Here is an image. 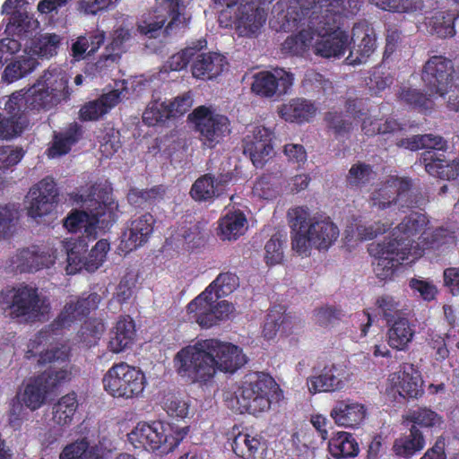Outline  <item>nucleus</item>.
<instances>
[{
    "instance_id": "obj_61",
    "label": "nucleus",
    "mask_w": 459,
    "mask_h": 459,
    "mask_svg": "<svg viewBox=\"0 0 459 459\" xmlns=\"http://www.w3.org/2000/svg\"><path fill=\"white\" fill-rule=\"evenodd\" d=\"M388 227V225L385 224L382 226L377 225L376 228H373V226L366 227L363 225H356V230H354L353 226H348L345 230V238L348 241L372 239L377 237V234L385 232Z\"/></svg>"
},
{
    "instance_id": "obj_62",
    "label": "nucleus",
    "mask_w": 459,
    "mask_h": 459,
    "mask_svg": "<svg viewBox=\"0 0 459 459\" xmlns=\"http://www.w3.org/2000/svg\"><path fill=\"white\" fill-rule=\"evenodd\" d=\"M377 305L388 323H390L392 319L399 318V316H403L404 315L403 306L392 296L384 295L378 298Z\"/></svg>"
},
{
    "instance_id": "obj_7",
    "label": "nucleus",
    "mask_w": 459,
    "mask_h": 459,
    "mask_svg": "<svg viewBox=\"0 0 459 459\" xmlns=\"http://www.w3.org/2000/svg\"><path fill=\"white\" fill-rule=\"evenodd\" d=\"M288 217L292 230V248L301 255H308L312 248L328 250L339 238V228L329 217L311 216L306 207L290 209Z\"/></svg>"
},
{
    "instance_id": "obj_40",
    "label": "nucleus",
    "mask_w": 459,
    "mask_h": 459,
    "mask_svg": "<svg viewBox=\"0 0 459 459\" xmlns=\"http://www.w3.org/2000/svg\"><path fill=\"white\" fill-rule=\"evenodd\" d=\"M247 230L246 215L240 210L228 209L220 221L219 230L224 240L237 239Z\"/></svg>"
},
{
    "instance_id": "obj_52",
    "label": "nucleus",
    "mask_w": 459,
    "mask_h": 459,
    "mask_svg": "<svg viewBox=\"0 0 459 459\" xmlns=\"http://www.w3.org/2000/svg\"><path fill=\"white\" fill-rule=\"evenodd\" d=\"M426 157L427 169L435 178L459 181V164H448L443 159L434 156V153H429Z\"/></svg>"
},
{
    "instance_id": "obj_19",
    "label": "nucleus",
    "mask_w": 459,
    "mask_h": 459,
    "mask_svg": "<svg viewBox=\"0 0 459 459\" xmlns=\"http://www.w3.org/2000/svg\"><path fill=\"white\" fill-rule=\"evenodd\" d=\"M217 299L213 295L199 302L197 297L194 299L186 307L189 319L204 328H210L219 321L229 319L235 310L234 306L227 300Z\"/></svg>"
},
{
    "instance_id": "obj_1",
    "label": "nucleus",
    "mask_w": 459,
    "mask_h": 459,
    "mask_svg": "<svg viewBox=\"0 0 459 459\" xmlns=\"http://www.w3.org/2000/svg\"><path fill=\"white\" fill-rule=\"evenodd\" d=\"M314 4L308 18L309 29L315 30L313 52L325 58H340L350 44L348 33L338 28L343 16L359 10L358 0H280L273 8L270 25L275 30H291L302 19L298 8Z\"/></svg>"
},
{
    "instance_id": "obj_11",
    "label": "nucleus",
    "mask_w": 459,
    "mask_h": 459,
    "mask_svg": "<svg viewBox=\"0 0 459 459\" xmlns=\"http://www.w3.org/2000/svg\"><path fill=\"white\" fill-rule=\"evenodd\" d=\"M363 100H350L346 104V114L328 112L325 116L328 127L338 136L348 134L353 128L350 118L361 120V130L368 136L394 134L402 129L401 125L388 117L384 123L368 114Z\"/></svg>"
},
{
    "instance_id": "obj_64",
    "label": "nucleus",
    "mask_w": 459,
    "mask_h": 459,
    "mask_svg": "<svg viewBox=\"0 0 459 459\" xmlns=\"http://www.w3.org/2000/svg\"><path fill=\"white\" fill-rule=\"evenodd\" d=\"M393 83V78L385 71V66L375 67L367 82L370 91L378 93Z\"/></svg>"
},
{
    "instance_id": "obj_24",
    "label": "nucleus",
    "mask_w": 459,
    "mask_h": 459,
    "mask_svg": "<svg viewBox=\"0 0 459 459\" xmlns=\"http://www.w3.org/2000/svg\"><path fill=\"white\" fill-rule=\"evenodd\" d=\"M351 39L354 47L346 57L345 63L350 65L365 63L377 48L374 29L366 22H359L353 26Z\"/></svg>"
},
{
    "instance_id": "obj_29",
    "label": "nucleus",
    "mask_w": 459,
    "mask_h": 459,
    "mask_svg": "<svg viewBox=\"0 0 459 459\" xmlns=\"http://www.w3.org/2000/svg\"><path fill=\"white\" fill-rule=\"evenodd\" d=\"M396 144L400 147H403L411 151L427 149V151H425L421 154L420 160L424 164L426 171L430 176L431 174L427 169V160H425V158H427L426 155L429 153H434V156L443 159L448 164H459V160L450 161L446 159L445 154L443 152H438L439 151H442L446 145V141L439 135H435L432 134L423 135H413L411 138L400 140L399 142H397ZM432 177L434 176L432 175Z\"/></svg>"
},
{
    "instance_id": "obj_18",
    "label": "nucleus",
    "mask_w": 459,
    "mask_h": 459,
    "mask_svg": "<svg viewBox=\"0 0 459 459\" xmlns=\"http://www.w3.org/2000/svg\"><path fill=\"white\" fill-rule=\"evenodd\" d=\"M193 115L199 139L208 148L216 146L230 132L229 118L209 108L201 106L195 109Z\"/></svg>"
},
{
    "instance_id": "obj_22",
    "label": "nucleus",
    "mask_w": 459,
    "mask_h": 459,
    "mask_svg": "<svg viewBox=\"0 0 459 459\" xmlns=\"http://www.w3.org/2000/svg\"><path fill=\"white\" fill-rule=\"evenodd\" d=\"M293 83V75L281 69L273 72L263 71L254 74L251 84L252 91L261 97L272 98L285 94Z\"/></svg>"
},
{
    "instance_id": "obj_2",
    "label": "nucleus",
    "mask_w": 459,
    "mask_h": 459,
    "mask_svg": "<svg viewBox=\"0 0 459 459\" xmlns=\"http://www.w3.org/2000/svg\"><path fill=\"white\" fill-rule=\"evenodd\" d=\"M428 223L425 214L411 213L393 230L392 238L369 246L368 252L375 258L373 267L377 278H391L403 261L412 262L425 250L438 248L452 238L446 230H431L427 228Z\"/></svg>"
},
{
    "instance_id": "obj_45",
    "label": "nucleus",
    "mask_w": 459,
    "mask_h": 459,
    "mask_svg": "<svg viewBox=\"0 0 459 459\" xmlns=\"http://www.w3.org/2000/svg\"><path fill=\"white\" fill-rule=\"evenodd\" d=\"M378 8L400 13H422L432 6V0H369Z\"/></svg>"
},
{
    "instance_id": "obj_26",
    "label": "nucleus",
    "mask_w": 459,
    "mask_h": 459,
    "mask_svg": "<svg viewBox=\"0 0 459 459\" xmlns=\"http://www.w3.org/2000/svg\"><path fill=\"white\" fill-rule=\"evenodd\" d=\"M313 5L314 4H306L305 6L301 5V7L298 8V13L302 21L298 22V26H296L295 29L303 26H307V29L303 28L299 34L290 36L285 39L282 44V50L284 52L294 56H305L310 49L313 50L316 31L315 30L309 29L307 25ZM287 30H288L285 31ZM290 30H292V29Z\"/></svg>"
},
{
    "instance_id": "obj_15",
    "label": "nucleus",
    "mask_w": 459,
    "mask_h": 459,
    "mask_svg": "<svg viewBox=\"0 0 459 459\" xmlns=\"http://www.w3.org/2000/svg\"><path fill=\"white\" fill-rule=\"evenodd\" d=\"M64 247L67 255L65 270L68 274H74L82 269L87 272L96 271L102 265L109 250V243L100 239L85 256L88 241L84 238L66 239Z\"/></svg>"
},
{
    "instance_id": "obj_36",
    "label": "nucleus",
    "mask_w": 459,
    "mask_h": 459,
    "mask_svg": "<svg viewBox=\"0 0 459 459\" xmlns=\"http://www.w3.org/2000/svg\"><path fill=\"white\" fill-rule=\"evenodd\" d=\"M105 39V31L100 29L78 36L71 45L72 56L75 61H80L93 55L104 43Z\"/></svg>"
},
{
    "instance_id": "obj_5",
    "label": "nucleus",
    "mask_w": 459,
    "mask_h": 459,
    "mask_svg": "<svg viewBox=\"0 0 459 459\" xmlns=\"http://www.w3.org/2000/svg\"><path fill=\"white\" fill-rule=\"evenodd\" d=\"M74 201L81 204L83 210L70 212L64 226L68 231L74 233L83 230L82 235L76 238L94 240L97 238V229H108L117 218V204L100 186H91L84 192L75 194Z\"/></svg>"
},
{
    "instance_id": "obj_60",
    "label": "nucleus",
    "mask_w": 459,
    "mask_h": 459,
    "mask_svg": "<svg viewBox=\"0 0 459 459\" xmlns=\"http://www.w3.org/2000/svg\"><path fill=\"white\" fill-rule=\"evenodd\" d=\"M409 419L414 424L424 428H440L443 423L442 418L428 408H419L412 411Z\"/></svg>"
},
{
    "instance_id": "obj_34",
    "label": "nucleus",
    "mask_w": 459,
    "mask_h": 459,
    "mask_svg": "<svg viewBox=\"0 0 459 459\" xmlns=\"http://www.w3.org/2000/svg\"><path fill=\"white\" fill-rule=\"evenodd\" d=\"M121 95L122 91L116 89L86 103L80 109V118L83 121L98 120L120 102Z\"/></svg>"
},
{
    "instance_id": "obj_53",
    "label": "nucleus",
    "mask_w": 459,
    "mask_h": 459,
    "mask_svg": "<svg viewBox=\"0 0 459 459\" xmlns=\"http://www.w3.org/2000/svg\"><path fill=\"white\" fill-rule=\"evenodd\" d=\"M61 41V36L56 33L42 34L31 43L30 52L34 56L48 59L57 54Z\"/></svg>"
},
{
    "instance_id": "obj_17",
    "label": "nucleus",
    "mask_w": 459,
    "mask_h": 459,
    "mask_svg": "<svg viewBox=\"0 0 459 459\" xmlns=\"http://www.w3.org/2000/svg\"><path fill=\"white\" fill-rule=\"evenodd\" d=\"M408 178L391 177L379 184L370 195V204L378 211L395 212L412 207L415 204Z\"/></svg>"
},
{
    "instance_id": "obj_23",
    "label": "nucleus",
    "mask_w": 459,
    "mask_h": 459,
    "mask_svg": "<svg viewBox=\"0 0 459 459\" xmlns=\"http://www.w3.org/2000/svg\"><path fill=\"white\" fill-rule=\"evenodd\" d=\"M422 379L420 371L410 363H404L400 369L389 376L387 390L400 396L418 397L422 394Z\"/></svg>"
},
{
    "instance_id": "obj_56",
    "label": "nucleus",
    "mask_w": 459,
    "mask_h": 459,
    "mask_svg": "<svg viewBox=\"0 0 459 459\" xmlns=\"http://www.w3.org/2000/svg\"><path fill=\"white\" fill-rule=\"evenodd\" d=\"M399 98L401 100L415 108L427 111L433 108L434 98H436V96L430 95V92H429V96H427L417 89L403 87L399 94Z\"/></svg>"
},
{
    "instance_id": "obj_25",
    "label": "nucleus",
    "mask_w": 459,
    "mask_h": 459,
    "mask_svg": "<svg viewBox=\"0 0 459 459\" xmlns=\"http://www.w3.org/2000/svg\"><path fill=\"white\" fill-rule=\"evenodd\" d=\"M273 132L263 126L252 127L244 140V153L247 154L255 167L263 166L273 152Z\"/></svg>"
},
{
    "instance_id": "obj_48",
    "label": "nucleus",
    "mask_w": 459,
    "mask_h": 459,
    "mask_svg": "<svg viewBox=\"0 0 459 459\" xmlns=\"http://www.w3.org/2000/svg\"><path fill=\"white\" fill-rule=\"evenodd\" d=\"M98 439L94 433H88L85 437L66 445L61 451L59 459H86L97 446Z\"/></svg>"
},
{
    "instance_id": "obj_4",
    "label": "nucleus",
    "mask_w": 459,
    "mask_h": 459,
    "mask_svg": "<svg viewBox=\"0 0 459 459\" xmlns=\"http://www.w3.org/2000/svg\"><path fill=\"white\" fill-rule=\"evenodd\" d=\"M176 372L192 383L207 385L218 371L233 373L247 363L238 346L206 339L179 350L173 359Z\"/></svg>"
},
{
    "instance_id": "obj_6",
    "label": "nucleus",
    "mask_w": 459,
    "mask_h": 459,
    "mask_svg": "<svg viewBox=\"0 0 459 459\" xmlns=\"http://www.w3.org/2000/svg\"><path fill=\"white\" fill-rule=\"evenodd\" d=\"M67 73L61 67L50 66L28 90L12 94L4 104V109L13 120L25 117L27 110L48 109L68 96Z\"/></svg>"
},
{
    "instance_id": "obj_63",
    "label": "nucleus",
    "mask_w": 459,
    "mask_h": 459,
    "mask_svg": "<svg viewBox=\"0 0 459 459\" xmlns=\"http://www.w3.org/2000/svg\"><path fill=\"white\" fill-rule=\"evenodd\" d=\"M28 126L26 117H19L18 119L3 117L0 114V138L11 139L19 135Z\"/></svg>"
},
{
    "instance_id": "obj_35",
    "label": "nucleus",
    "mask_w": 459,
    "mask_h": 459,
    "mask_svg": "<svg viewBox=\"0 0 459 459\" xmlns=\"http://www.w3.org/2000/svg\"><path fill=\"white\" fill-rule=\"evenodd\" d=\"M192 65L193 76L198 79H212L224 70L225 57L219 53L197 54Z\"/></svg>"
},
{
    "instance_id": "obj_32",
    "label": "nucleus",
    "mask_w": 459,
    "mask_h": 459,
    "mask_svg": "<svg viewBox=\"0 0 459 459\" xmlns=\"http://www.w3.org/2000/svg\"><path fill=\"white\" fill-rule=\"evenodd\" d=\"M317 108L311 100L296 98L279 107V116L287 122H309L316 114Z\"/></svg>"
},
{
    "instance_id": "obj_58",
    "label": "nucleus",
    "mask_w": 459,
    "mask_h": 459,
    "mask_svg": "<svg viewBox=\"0 0 459 459\" xmlns=\"http://www.w3.org/2000/svg\"><path fill=\"white\" fill-rule=\"evenodd\" d=\"M165 188L163 186H155L149 190L132 189L128 193V202L135 207H143L147 204H152L163 197Z\"/></svg>"
},
{
    "instance_id": "obj_12",
    "label": "nucleus",
    "mask_w": 459,
    "mask_h": 459,
    "mask_svg": "<svg viewBox=\"0 0 459 459\" xmlns=\"http://www.w3.org/2000/svg\"><path fill=\"white\" fill-rule=\"evenodd\" d=\"M421 79L430 95L444 100L450 110L459 112V75L450 59L431 56L423 66Z\"/></svg>"
},
{
    "instance_id": "obj_47",
    "label": "nucleus",
    "mask_w": 459,
    "mask_h": 459,
    "mask_svg": "<svg viewBox=\"0 0 459 459\" xmlns=\"http://www.w3.org/2000/svg\"><path fill=\"white\" fill-rule=\"evenodd\" d=\"M329 452L335 458L355 457L359 452V444L349 432H338L329 441Z\"/></svg>"
},
{
    "instance_id": "obj_33",
    "label": "nucleus",
    "mask_w": 459,
    "mask_h": 459,
    "mask_svg": "<svg viewBox=\"0 0 459 459\" xmlns=\"http://www.w3.org/2000/svg\"><path fill=\"white\" fill-rule=\"evenodd\" d=\"M134 31L127 26L117 28L112 36L111 43L106 48V54L100 56L96 63V68L102 72L105 68L113 66L120 57L124 44L133 39Z\"/></svg>"
},
{
    "instance_id": "obj_20",
    "label": "nucleus",
    "mask_w": 459,
    "mask_h": 459,
    "mask_svg": "<svg viewBox=\"0 0 459 459\" xmlns=\"http://www.w3.org/2000/svg\"><path fill=\"white\" fill-rule=\"evenodd\" d=\"M57 189L51 178H45L34 185L25 199L27 213L37 220L49 214L56 203Z\"/></svg>"
},
{
    "instance_id": "obj_8",
    "label": "nucleus",
    "mask_w": 459,
    "mask_h": 459,
    "mask_svg": "<svg viewBox=\"0 0 459 459\" xmlns=\"http://www.w3.org/2000/svg\"><path fill=\"white\" fill-rule=\"evenodd\" d=\"M281 395L279 385L272 377L253 372L246 375L234 391L225 392L223 397L232 411L256 415L267 411Z\"/></svg>"
},
{
    "instance_id": "obj_41",
    "label": "nucleus",
    "mask_w": 459,
    "mask_h": 459,
    "mask_svg": "<svg viewBox=\"0 0 459 459\" xmlns=\"http://www.w3.org/2000/svg\"><path fill=\"white\" fill-rule=\"evenodd\" d=\"M50 392L41 380L40 376L30 378L20 390L18 399L31 411L39 409L45 402L47 394Z\"/></svg>"
},
{
    "instance_id": "obj_55",
    "label": "nucleus",
    "mask_w": 459,
    "mask_h": 459,
    "mask_svg": "<svg viewBox=\"0 0 459 459\" xmlns=\"http://www.w3.org/2000/svg\"><path fill=\"white\" fill-rule=\"evenodd\" d=\"M39 22L25 11L15 12L9 19L6 30L9 33L22 35L35 30Z\"/></svg>"
},
{
    "instance_id": "obj_49",
    "label": "nucleus",
    "mask_w": 459,
    "mask_h": 459,
    "mask_svg": "<svg viewBox=\"0 0 459 459\" xmlns=\"http://www.w3.org/2000/svg\"><path fill=\"white\" fill-rule=\"evenodd\" d=\"M81 136V127L72 124L64 133L55 135L52 146L48 149V156L56 158L66 154Z\"/></svg>"
},
{
    "instance_id": "obj_16",
    "label": "nucleus",
    "mask_w": 459,
    "mask_h": 459,
    "mask_svg": "<svg viewBox=\"0 0 459 459\" xmlns=\"http://www.w3.org/2000/svg\"><path fill=\"white\" fill-rule=\"evenodd\" d=\"M102 382L106 392L113 397L130 399L143 393L145 378L140 369L120 362L107 371Z\"/></svg>"
},
{
    "instance_id": "obj_46",
    "label": "nucleus",
    "mask_w": 459,
    "mask_h": 459,
    "mask_svg": "<svg viewBox=\"0 0 459 459\" xmlns=\"http://www.w3.org/2000/svg\"><path fill=\"white\" fill-rule=\"evenodd\" d=\"M425 439L420 429L413 426L408 436L397 438L393 446L394 454L399 457L410 458L425 446Z\"/></svg>"
},
{
    "instance_id": "obj_57",
    "label": "nucleus",
    "mask_w": 459,
    "mask_h": 459,
    "mask_svg": "<svg viewBox=\"0 0 459 459\" xmlns=\"http://www.w3.org/2000/svg\"><path fill=\"white\" fill-rule=\"evenodd\" d=\"M170 117L168 104L160 100H152L143 114V120L148 126H156Z\"/></svg>"
},
{
    "instance_id": "obj_59",
    "label": "nucleus",
    "mask_w": 459,
    "mask_h": 459,
    "mask_svg": "<svg viewBox=\"0 0 459 459\" xmlns=\"http://www.w3.org/2000/svg\"><path fill=\"white\" fill-rule=\"evenodd\" d=\"M253 193L262 199H273L279 194V179L276 176L264 175L253 186Z\"/></svg>"
},
{
    "instance_id": "obj_10",
    "label": "nucleus",
    "mask_w": 459,
    "mask_h": 459,
    "mask_svg": "<svg viewBox=\"0 0 459 459\" xmlns=\"http://www.w3.org/2000/svg\"><path fill=\"white\" fill-rule=\"evenodd\" d=\"M186 433L187 428L174 429L161 420L140 421L127 434V439L135 449L162 456L174 451Z\"/></svg>"
},
{
    "instance_id": "obj_51",
    "label": "nucleus",
    "mask_w": 459,
    "mask_h": 459,
    "mask_svg": "<svg viewBox=\"0 0 459 459\" xmlns=\"http://www.w3.org/2000/svg\"><path fill=\"white\" fill-rule=\"evenodd\" d=\"M37 65L38 62L36 58L28 54H24L6 66L2 78L8 83L13 82L31 73Z\"/></svg>"
},
{
    "instance_id": "obj_43",
    "label": "nucleus",
    "mask_w": 459,
    "mask_h": 459,
    "mask_svg": "<svg viewBox=\"0 0 459 459\" xmlns=\"http://www.w3.org/2000/svg\"><path fill=\"white\" fill-rule=\"evenodd\" d=\"M239 286L238 277L230 272L220 273L206 288L197 296V301L213 295L215 299L231 294Z\"/></svg>"
},
{
    "instance_id": "obj_3",
    "label": "nucleus",
    "mask_w": 459,
    "mask_h": 459,
    "mask_svg": "<svg viewBox=\"0 0 459 459\" xmlns=\"http://www.w3.org/2000/svg\"><path fill=\"white\" fill-rule=\"evenodd\" d=\"M100 297L97 293L89 294L76 301L71 299L65 305L57 318L48 328L39 332L28 343L26 358L39 357V364L64 363L59 368H51L40 374L41 380L49 391L70 381L74 367L69 363V348L65 344H53L57 331L70 327L82 321L91 310L98 307Z\"/></svg>"
},
{
    "instance_id": "obj_38",
    "label": "nucleus",
    "mask_w": 459,
    "mask_h": 459,
    "mask_svg": "<svg viewBox=\"0 0 459 459\" xmlns=\"http://www.w3.org/2000/svg\"><path fill=\"white\" fill-rule=\"evenodd\" d=\"M135 328L130 316H123L117 322L108 342L109 350L119 353L128 349L134 342Z\"/></svg>"
},
{
    "instance_id": "obj_42",
    "label": "nucleus",
    "mask_w": 459,
    "mask_h": 459,
    "mask_svg": "<svg viewBox=\"0 0 459 459\" xmlns=\"http://www.w3.org/2000/svg\"><path fill=\"white\" fill-rule=\"evenodd\" d=\"M289 334L291 332L290 316L285 315L281 307H273L266 316L263 327V336L267 341L273 340L277 333Z\"/></svg>"
},
{
    "instance_id": "obj_50",
    "label": "nucleus",
    "mask_w": 459,
    "mask_h": 459,
    "mask_svg": "<svg viewBox=\"0 0 459 459\" xmlns=\"http://www.w3.org/2000/svg\"><path fill=\"white\" fill-rule=\"evenodd\" d=\"M77 407L78 403L74 393L63 396L53 407V420L61 427L70 425Z\"/></svg>"
},
{
    "instance_id": "obj_27",
    "label": "nucleus",
    "mask_w": 459,
    "mask_h": 459,
    "mask_svg": "<svg viewBox=\"0 0 459 459\" xmlns=\"http://www.w3.org/2000/svg\"><path fill=\"white\" fill-rule=\"evenodd\" d=\"M56 258V252L51 248L32 247L13 256L11 266L20 272H36L54 264Z\"/></svg>"
},
{
    "instance_id": "obj_44",
    "label": "nucleus",
    "mask_w": 459,
    "mask_h": 459,
    "mask_svg": "<svg viewBox=\"0 0 459 459\" xmlns=\"http://www.w3.org/2000/svg\"><path fill=\"white\" fill-rule=\"evenodd\" d=\"M233 452L243 459H259L262 457L264 447L258 435L238 433L232 443Z\"/></svg>"
},
{
    "instance_id": "obj_13",
    "label": "nucleus",
    "mask_w": 459,
    "mask_h": 459,
    "mask_svg": "<svg viewBox=\"0 0 459 459\" xmlns=\"http://www.w3.org/2000/svg\"><path fill=\"white\" fill-rule=\"evenodd\" d=\"M190 20L184 0H155L152 7L138 22L137 31L149 39H155L163 29L167 32L182 29Z\"/></svg>"
},
{
    "instance_id": "obj_9",
    "label": "nucleus",
    "mask_w": 459,
    "mask_h": 459,
    "mask_svg": "<svg viewBox=\"0 0 459 459\" xmlns=\"http://www.w3.org/2000/svg\"><path fill=\"white\" fill-rule=\"evenodd\" d=\"M0 304L5 305L10 317L20 323L40 320L51 309L49 299L35 285L27 283L2 289Z\"/></svg>"
},
{
    "instance_id": "obj_54",
    "label": "nucleus",
    "mask_w": 459,
    "mask_h": 459,
    "mask_svg": "<svg viewBox=\"0 0 459 459\" xmlns=\"http://www.w3.org/2000/svg\"><path fill=\"white\" fill-rule=\"evenodd\" d=\"M105 332V325L100 319H89L84 321L77 333V340L83 346H94L100 340Z\"/></svg>"
},
{
    "instance_id": "obj_28",
    "label": "nucleus",
    "mask_w": 459,
    "mask_h": 459,
    "mask_svg": "<svg viewBox=\"0 0 459 459\" xmlns=\"http://www.w3.org/2000/svg\"><path fill=\"white\" fill-rule=\"evenodd\" d=\"M154 223L155 220L149 212L134 216L122 234L121 243L125 251L134 250L145 244L153 232Z\"/></svg>"
},
{
    "instance_id": "obj_30",
    "label": "nucleus",
    "mask_w": 459,
    "mask_h": 459,
    "mask_svg": "<svg viewBox=\"0 0 459 459\" xmlns=\"http://www.w3.org/2000/svg\"><path fill=\"white\" fill-rule=\"evenodd\" d=\"M366 406L357 401L345 399L337 401L331 410L330 416L340 427L356 428L359 426L367 416Z\"/></svg>"
},
{
    "instance_id": "obj_14",
    "label": "nucleus",
    "mask_w": 459,
    "mask_h": 459,
    "mask_svg": "<svg viewBox=\"0 0 459 459\" xmlns=\"http://www.w3.org/2000/svg\"><path fill=\"white\" fill-rule=\"evenodd\" d=\"M218 4H225L224 9L219 16L221 27L230 28L242 37H249L258 32L265 22L266 14L263 8L254 3H247L234 7L232 4L238 0H214Z\"/></svg>"
},
{
    "instance_id": "obj_39",
    "label": "nucleus",
    "mask_w": 459,
    "mask_h": 459,
    "mask_svg": "<svg viewBox=\"0 0 459 459\" xmlns=\"http://www.w3.org/2000/svg\"><path fill=\"white\" fill-rule=\"evenodd\" d=\"M415 334L414 325L404 316L394 320L387 332V341L391 348L406 351Z\"/></svg>"
},
{
    "instance_id": "obj_31",
    "label": "nucleus",
    "mask_w": 459,
    "mask_h": 459,
    "mask_svg": "<svg viewBox=\"0 0 459 459\" xmlns=\"http://www.w3.org/2000/svg\"><path fill=\"white\" fill-rule=\"evenodd\" d=\"M432 1V6L425 11V24L428 30L440 38L453 37L455 33L454 22L459 17V8L440 10Z\"/></svg>"
},
{
    "instance_id": "obj_37",
    "label": "nucleus",
    "mask_w": 459,
    "mask_h": 459,
    "mask_svg": "<svg viewBox=\"0 0 459 459\" xmlns=\"http://www.w3.org/2000/svg\"><path fill=\"white\" fill-rule=\"evenodd\" d=\"M230 178L229 174L221 175L217 179L209 174L204 175L193 184L190 192L191 195L195 200L198 201H205L218 196L222 193Z\"/></svg>"
},
{
    "instance_id": "obj_21",
    "label": "nucleus",
    "mask_w": 459,
    "mask_h": 459,
    "mask_svg": "<svg viewBox=\"0 0 459 459\" xmlns=\"http://www.w3.org/2000/svg\"><path fill=\"white\" fill-rule=\"evenodd\" d=\"M351 377L352 373L346 364L333 363L325 366L318 376L309 377L307 385L312 394L337 392L344 389Z\"/></svg>"
}]
</instances>
